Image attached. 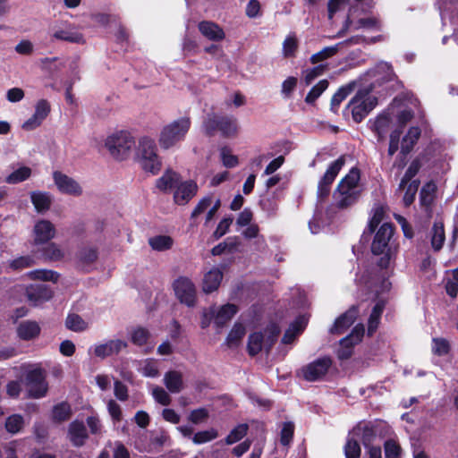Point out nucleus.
Segmentation results:
<instances>
[{
  "mask_svg": "<svg viewBox=\"0 0 458 458\" xmlns=\"http://www.w3.org/2000/svg\"><path fill=\"white\" fill-rule=\"evenodd\" d=\"M395 232V227L391 222L383 223L377 229H376L374 237L370 243L371 253L375 256L381 255L382 257L377 260V265L381 268H387L392 259V248L390 241Z\"/></svg>",
  "mask_w": 458,
  "mask_h": 458,
  "instance_id": "3",
  "label": "nucleus"
},
{
  "mask_svg": "<svg viewBox=\"0 0 458 458\" xmlns=\"http://www.w3.org/2000/svg\"><path fill=\"white\" fill-rule=\"evenodd\" d=\"M24 426V419L21 414H13L7 417L4 428L11 434L19 433Z\"/></svg>",
  "mask_w": 458,
  "mask_h": 458,
  "instance_id": "49",
  "label": "nucleus"
},
{
  "mask_svg": "<svg viewBox=\"0 0 458 458\" xmlns=\"http://www.w3.org/2000/svg\"><path fill=\"white\" fill-rule=\"evenodd\" d=\"M221 160L226 168H233L238 165V157L232 154L231 149L228 147H223L220 149Z\"/></svg>",
  "mask_w": 458,
  "mask_h": 458,
  "instance_id": "59",
  "label": "nucleus"
},
{
  "mask_svg": "<svg viewBox=\"0 0 458 458\" xmlns=\"http://www.w3.org/2000/svg\"><path fill=\"white\" fill-rule=\"evenodd\" d=\"M372 87L359 89L343 110V116H351L356 123H360L378 104L377 97L371 95Z\"/></svg>",
  "mask_w": 458,
  "mask_h": 458,
  "instance_id": "2",
  "label": "nucleus"
},
{
  "mask_svg": "<svg viewBox=\"0 0 458 458\" xmlns=\"http://www.w3.org/2000/svg\"><path fill=\"white\" fill-rule=\"evenodd\" d=\"M431 350L435 355L445 356L450 351V344L445 338H433Z\"/></svg>",
  "mask_w": 458,
  "mask_h": 458,
  "instance_id": "58",
  "label": "nucleus"
},
{
  "mask_svg": "<svg viewBox=\"0 0 458 458\" xmlns=\"http://www.w3.org/2000/svg\"><path fill=\"white\" fill-rule=\"evenodd\" d=\"M30 276L32 279L35 280H41L46 282L50 281L53 283H56L60 277V275L56 271L48 269H37L31 271Z\"/></svg>",
  "mask_w": 458,
  "mask_h": 458,
  "instance_id": "51",
  "label": "nucleus"
},
{
  "mask_svg": "<svg viewBox=\"0 0 458 458\" xmlns=\"http://www.w3.org/2000/svg\"><path fill=\"white\" fill-rule=\"evenodd\" d=\"M140 165L143 170L152 174H158L162 166L159 157L140 158Z\"/></svg>",
  "mask_w": 458,
  "mask_h": 458,
  "instance_id": "53",
  "label": "nucleus"
},
{
  "mask_svg": "<svg viewBox=\"0 0 458 458\" xmlns=\"http://www.w3.org/2000/svg\"><path fill=\"white\" fill-rule=\"evenodd\" d=\"M368 127L374 133L377 141H383L390 131L387 155L382 162V169L389 177L397 182L401 176V152L393 160L399 148L401 138V97L395 96L393 103L368 121Z\"/></svg>",
  "mask_w": 458,
  "mask_h": 458,
  "instance_id": "1",
  "label": "nucleus"
},
{
  "mask_svg": "<svg viewBox=\"0 0 458 458\" xmlns=\"http://www.w3.org/2000/svg\"><path fill=\"white\" fill-rule=\"evenodd\" d=\"M385 303L383 301H377L372 309V311L369 315V325H368V334L373 335V333L377 330L380 317L384 311Z\"/></svg>",
  "mask_w": 458,
  "mask_h": 458,
  "instance_id": "39",
  "label": "nucleus"
},
{
  "mask_svg": "<svg viewBox=\"0 0 458 458\" xmlns=\"http://www.w3.org/2000/svg\"><path fill=\"white\" fill-rule=\"evenodd\" d=\"M72 414L71 405L67 402H61L54 405L51 419L54 423L60 424L68 420Z\"/></svg>",
  "mask_w": 458,
  "mask_h": 458,
  "instance_id": "32",
  "label": "nucleus"
},
{
  "mask_svg": "<svg viewBox=\"0 0 458 458\" xmlns=\"http://www.w3.org/2000/svg\"><path fill=\"white\" fill-rule=\"evenodd\" d=\"M327 68V64H318L313 68L305 71L304 81L306 85L311 84V82L322 75Z\"/></svg>",
  "mask_w": 458,
  "mask_h": 458,
  "instance_id": "62",
  "label": "nucleus"
},
{
  "mask_svg": "<svg viewBox=\"0 0 458 458\" xmlns=\"http://www.w3.org/2000/svg\"><path fill=\"white\" fill-rule=\"evenodd\" d=\"M358 309L354 306L340 315L330 328L333 335H341L347 330L356 320Z\"/></svg>",
  "mask_w": 458,
  "mask_h": 458,
  "instance_id": "20",
  "label": "nucleus"
},
{
  "mask_svg": "<svg viewBox=\"0 0 458 458\" xmlns=\"http://www.w3.org/2000/svg\"><path fill=\"white\" fill-rule=\"evenodd\" d=\"M68 436L73 446H83L89 438V434L84 422L79 420L72 421L68 427Z\"/></svg>",
  "mask_w": 458,
  "mask_h": 458,
  "instance_id": "18",
  "label": "nucleus"
},
{
  "mask_svg": "<svg viewBox=\"0 0 458 458\" xmlns=\"http://www.w3.org/2000/svg\"><path fill=\"white\" fill-rule=\"evenodd\" d=\"M106 147L113 157L117 160L126 159L135 147V140L128 131H120L109 136Z\"/></svg>",
  "mask_w": 458,
  "mask_h": 458,
  "instance_id": "6",
  "label": "nucleus"
},
{
  "mask_svg": "<svg viewBox=\"0 0 458 458\" xmlns=\"http://www.w3.org/2000/svg\"><path fill=\"white\" fill-rule=\"evenodd\" d=\"M191 125L190 117H181L164 126L159 136V145L168 149L184 140Z\"/></svg>",
  "mask_w": 458,
  "mask_h": 458,
  "instance_id": "5",
  "label": "nucleus"
},
{
  "mask_svg": "<svg viewBox=\"0 0 458 458\" xmlns=\"http://www.w3.org/2000/svg\"><path fill=\"white\" fill-rule=\"evenodd\" d=\"M139 154L140 158L157 157V145L154 140L144 137L140 140Z\"/></svg>",
  "mask_w": 458,
  "mask_h": 458,
  "instance_id": "40",
  "label": "nucleus"
},
{
  "mask_svg": "<svg viewBox=\"0 0 458 458\" xmlns=\"http://www.w3.org/2000/svg\"><path fill=\"white\" fill-rule=\"evenodd\" d=\"M202 129L206 136L213 137L220 132L223 138H234L238 134V121L233 115L208 114L203 121Z\"/></svg>",
  "mask_w": 458,
  "mask_h": 458,
  "instance_id": "4",
  "label": "nucleus"
},
{
  "mask_svg": "<svg viewBox=\"0 0 458 458\" xmlns=\"http://www.w3.org/2000/svg\"><path fill=\"white\" fill-rule=\"evenodd\" d=\"M173 290L178 301L189 308L197 302V289L194 283L187 276H181L173 282Z\"/></svg>",
  "mask_w": 458,
  "mask_h": 458,
  "instance_id": "7",
  "label": "nucleus"
},
{
  "mask_svg": "<svg viewBox=\"0 0 458 458\" xmlns=\"http://www.w3.org/2000/svg\"><path fill=\"white\" fill-rule=\"evenodd\" d=\"M238 312V307L235 304L227 303L223 305L216 312L214 324L217 327H225L228 321Z\"/></svg>",
  "mask_w": 458,
  "mask_h": 458,
  "instance_id": "29",
  "label": "nucleus"
},
{
  "mask_svg": "<svg viewBox=\"0 0 458 458\" xmlns=\"http://www.w3.org/2000/svg\"><path fill=\"white\" fill-rule=\"evenodd\" d=\"M437 185L433 182H427L420 191V203L425 207H429L436 196Z\"/></svg>",
  "mask_w": 458,
  "mask_h": 458,
  "instance_id": "44",
  "label": "nucleus"
},
{
  "mask_svg": "<svg viewBox=\"0 0 458 458\" xmlns=\"http://www.w3.org/2000/svg\"><path fill=\"white\" fill-rule=\"evenodd\" d=\"M164 384L170 393H180L183 389L182 374L178 370H168L164 376Z\"/></svg>",
  "mask_w": 458,
  "mask_h": 458,
  "instance_id": "28",
  "label": "nucleus"
},
{
  "mask_svg": "<svg viewBox=\"0 0 458 458\" xmlns=\"http://www.w3.org/2000/svg\"><path fill=\"white\" fill-rule=\"evenodd\" d=\"M50 111H51V106H50L49 102L47 99H40L37 102V104L35 106L34 114L41 121H44L50 114Z\"/></svg>",
  "mask_w": 458,
  "mask_h": 458,
  "instance_id": "64",
  "label": "nucleus"
},
{
  "mask_svg": "<svg viewBox=\"0 0 458 458\" xmlns=\"http://www.w3.org/2000/svg\"><path fill=\"white\" fill-rule=\"evenodd\" d=\"M245 327L241 323H236L226 337V344L229 347L237 346L245 335Z\"/></svg>",
  "mask_w": 458,
  "mask_h": 458,
  "instance_id": "48",
  "label": "nucleus"
},
{
  "mask_svg": "<svg viewBox=\"0 0 458 458\" xmlns=\"http://www.w3.org/2000/svg\"><path fill=\"white\" fill-rule=\"evenodd\" d=\"M445 240L444 225L440 221H436L431 232V245L435 250L442 249Z\"/></svg>",
  "mask_w": 458,
  "mask_h": 458,
  "instance_id": "36",
  "label": "nucleus"
},
{
  "mask_svg": "<svg viewBox=\"0 0 458 458\" xmlns=\"http://www.w3.org/2000/svg\"><path fill=\"white\" fill-rule=\"evenodd\" d=\"M333 364L329 356L318 358L312 362L302 367L303 378L308 382H316L322 379L328 372Z\"/></svg>",
  "mask_w": 458,
  "mask_h": 458,
  "instance_id": "11",
  "label": "nucleus"
},
{
  "mask_svg": "<svg viewBox=\"0 0 458 458\" xmlns=\"http://www.w3.org/2000/svg\"><path fill=\"white\" fill-rule=\"evenodd\" d=\"M357 87V81H352L347 84L341 86L332 96L330 102V110L334 114H338L341 103L352 93Z\"/></svg>",
  "mask_w": 458,
  "mask_h": 458,
  "instance_id": "27",
  "label": "nucleus"
},
{
  "mask_svg": "<svg viewBox=\"0 0 458 458\" xmlns=\"http://www.w3.org/2000/svg\"><path fill=\"white\" fill-rule=\"evenodd\" d=\"M218 437V432L215 428H210L208 430L199 431L194 434L192 437V441L196 445H201L208 442H210L216 439Z\"/></svg>",
  "mask_w": 458,
  "mask_h": 458,
  "instance_id": "55",
  "label": "nucleus"
},
{
  "mask_svg": "<svg viewBox=\"0 0 458 458\" xmlns=\"http://www.w3.org/2000/svg\"><path fill=\"white\" fill-rule=\"evenodd\" d=\"M384 448L386 458H400L401 446L396 441L393 439L386 440L384 443Z\"/></svg>",
  "mask_w": 458,
  "mask_h": 458,
  "instance_id": "61",
  "label": "nucleus"
},
{
  "mask_svg": "<svg viewBox=\"0 0 458 458\" xmlns=\"http://www.w3.org/2000/svg\"><path fill=\"white\" fill-rule=\"evenodd\" d=\"M298 40L295 36H287L283 43V54L286 58L294 57L298 49Z\"/></svg>",
  "mask_w": 458,
  "mask_h": 458,
  "instance_id": "57",
  "label": "nucleus"
},
{
  "mask_svg": "<svg viewBox=\"0 0 458 458\" xmlns=\"http://www.w3.org/2000/svg\"><path fill=\"white\" fill-rule=\"evenodd\" d=\"M199 187L195 181H180L174 191V201L179 206H184L196 196Z\"/></svg>",
  "mask_w": 458,
  "mask_h": 458,
  "instance_id": "12",
  "label": "nucleus"
},
{
  "mask_svg": "<svg viewBox=\"0 0 458 458\" xmlns=\"http://www.w3.org/2000/svg\"><path fill=\"white\" fill-rule=\"evenodd\" d=\"M35 243L43 244L55 237V228L48 220H39L34 226Z\"/></svg>",
  "mask_w": 458,
  "mask_h": 458,
  "instance_id": "22",
  "label": "nucleus"
},
{
  "mask_svg": "<svg viewBox=\"0 0 458 458\" xmlns=\"http://www.w3.org/2000/svg\"><path fill=\"white\" fill-rule=\"evenodd\" d=\"M294 436V424L292 421H285L283 423L280 431V443L284 446L291 444Z\"/></svg>",
  "mask_w": 458,
  "mask_h": 458,
  "instance_id": "52",
  "label": "nucleus"
},
{
  "mask_svg": "<svg viewBox=\"0 0 458 458\" xmlns=\"http://www.w3.org/2000/svg\"><path fill=\"white\" fill-rule=\"evenodd\" d=\"M199 32L211 41H221L225 38L224 30L216 22L202 21L198 24Z\"/></svg>",
  "mask_w": 458,
  "mask_h": 458,
  "instance_id": "23",
  "label": "nucleus"
},
{
  "mask_svg": "<svg viewBox=\"0 0 458 458\" xmlns=\"http://www.w3.org/2000/svg\"><path fill=\"white\" fill-rule=\"evenodd\" d=\"M360 179V171L352 167L349 173L339 182L337 191H357V185Z\"/></svg>",
  "mask_w": 458,
  "mask_h": 458,
  "instance_id": "30",
  "label": "nucleus"
},
{
  "mask_svg": "<svg viewBox=\"0 0 458 458\" xmlns=\"http://www.w3.org/2000/svg\"><path fill=\"white\" fill-rule=\"evenodd\" d=\"M359 43H360L359 37H352L344 41L335 44V46L324 47L319 52L313 54L310 56V61L312 64H318V63L325 61V60L334 56L335 55H336L338 53L339 49L341 48V47H343L344 45H352V44H359Z\"/></svg>",
  "mask_w": 458,
  "mask_h": 458,
  "instance_id": "17",
  "label": "nucleus"
},
{
  "mask_svg": "<svg viewBox=\"0 0 458 458\" xmlns=\"http://www.w3.org/2000/svg\"><path fill=\"white\" fill-rule=\"evenodd\" d=\"M387 426L385 423H369L363 427L361 434V442L364 447L374 445L377 439L385 437L384 431Z\"/></svg>",
  "mask_w": 458,
  "mask_h": 458,
  "instance_id": "16",
  "label": "nucleus"
},
{
  "mask_svg": "<svg viewBox=\"0 0 458 458\" xmlns=\"http://www.w3.org/2000/svg\"><path fill=\"white\" fill-rule=\"evenodd\" d=\"M54 38L58 40H64L72 43H81L83 41V36L81 33L64 30H56L54 33Z\"/></svg>",
  "mask_w": 458,
  "mask_h": 458,
  "instance_id": "56",
  "label": "nucleus"
},
{
  "mask_svg": "<svg viewBox=\"0 0 458 458\" xmlns=\"http://www.w3.org/2000/svg\"><path fill=\"white\" fill-rule=\"evenodd\" d=\"M335 198L337 199L336 207L338 208H347L353 205L360 197L359 191H335Z\"/></svg>",
  "mask_w": 458,
  "mask_h": 458,
  "instance_id": "31",
  "label": "nucleus"
},
{
  "mask_svg": "<svg viewBox=\"0 0 458 458\" xmlns=\"http://www.w3.org/2000/svg\"><path fill=\"white\" fill-rule=\"evenodd\" d=\"M16 331L21 340L31 341L38 337L41 333V327L35 320H25L18 325Z\"/></svg>",
  "mask_w": 458,
  "mask_h": 458,
  "instance_id": "24",
  "label": "nucleus"
},
{
  "mask_svg": "<svg viewBox=\"0 0 458 458\" xmlns=\"http://www.w3.org/2000/svg\"><path fill=\"white\" fill-rule=\"evenodd\" d=\"M281 333L280 327L276 323L268 324L264 330V344L267 352H269L275 344L277 342V338Z\"/></svg>",
  "mask_w": 458,
  "mask_h": 458,
  "instance_id": "35",
  "label": "nucleus"
},
{
  "mask_svg": "<svg viewBox=\"0 0 458 458\" xmlns=\"http://www.w3.org/2000/svg\"><path fill=\"white\" fill-rule=\"evenodd\" d=\"M223 272L218 267H213L207 272L202 279V290L205 293L216 291L223 279Z\"/></svg>",
  "mask_w": 458,
  "mask_h": 458,
  "instance_id": "26",
  "label": "nucleus"
},
{
  "mask_svg": "<svg viewBox=\"0 0 458 458\" xmlns=\"http://www.w3.org/2000/svg\"><path fill=\"white\" fill-rule=\"evenodd\" d=\"M26 381L29 386V396L38 399L44 397L48 390L46 381V372L41 368H35L26 373Z\"/></svg>",
  "mask_w": 458,
  "mask_h": 458,
  "instance_id": "10",
  "label": "nucleus"
},
{
  "mask_svg": "<svg viewBox=\"0 0 458 458\" xmlns=\"http://www.w3.org/2000/svg\"><path fill=\"white\" fill-rule=\"evenodd\" d=\"M31 169L29 166H21L14 170L6 178L5 182L9 184H17L28 180L31 175Z\"/></svg>",
  "mask_w": 458,
  "mask_h": 458,
  "instance_id": "42",
  "label": "nucleus"
},
{
  "mask_svg": "<svg viewBox=\"0 0 458 458\" xmlns=\"http://www.w3.org/2000/svg\"><path fill=\"white\" fill-rule=\"evenodd\" d=\"M148 243L153 250L164 251L172 248L174 241L168 235H157L150 238Z\"/></svg>",
  "mask_w": 458,
  "mask_h": 458,
  "instance_id": "45",
  "label": "nucleus"
},
{
  "mask_svg": "<svg viewBox=\"0 0 458 458\" xmlns=\"http://www.w3.org/2000/svg\"><path fill=\"white\" fill-rule=\"evenodd\" d=\"M372 76L374 78V81L369 86L372 87V90L375 88L384 86L397 78L394 72L392 65L384 62L379 63L375 66L372 70Z\"/></svg>",
  "mask_w": 458,
  "mask_h": 458,
  "instance_id": "15",
  "label": "nucleus"
},
{
  "mask_svg": "<svg viewBox=\"0 0 458 458\" xmlns=\"http://www.w3.org/2000/svg\"><path fill=\"white\" fill-rule=\"evenodd\" d=\"M421 133L419 126H411L403 137V154L412 149Z\"/></svg>",
  "mask_w": 458,
  "mask_h": 458,
  "instance_id": "38",
  "label": "nucleus"
},
{
  "mask_svg": "<svg viewBox=\"0 0 458 458\" xmlns=\"http://www.w3.org/2000/svg\"><path fill=\"white\" fill-rule=\"evenodd\" d=\"M360 445L354 438H348L344 445V454L346 458H360Z\"/></svg>",
  "mask_w": 458,
  "mask_h": 458,
  "instance_id": "60",
  "label": "nucleus"
},
{
  "mask_svg": "<svg viewBox=\"0 0 458 458\" xmlns=\"http://www.w3.org/2000/svg\"><path fill=\"white\" fill-rule=\"evenodd\" d=\"M387 206L377 203L374 205L370 211V217L369 219L368 225L364 229L360 239V244L361 247H366L369 245L371 240L372 234L375 233L376 229L379 227V225L385 223L384 221L387 218Z\"/></svg>",
  "mask_w": 458,
  "mask_h": 458,
  "instance_id": "8",
  "label": "nucleus"
},
{
  "mask_svg": "<svg viewBox=\"0 0 458 458\" xmlns=\"http://www.w3.org/2000/svg\"><path fill=\"white\" fill-rule=\"evenodd\" d=\"M249 427L247 424H239L235 428H233L230 433L225 438V443L226 445H233L240 440H242L248 432Z\"/></svg>",
  "mask_w": 458,
  "mask_h": 458,
  "instance_id": "50",
  "label": "nucleus"
},
{
  "mask_svg": "<svg viewBox=\"0 0 458 458\" xmlns=\"http://www.w3.org/2000/svg\"><path fill=\"white\" fill-rule=\"evenodd\" d=\"M53 179L57 189L62 193L77 197L82 194V189L81 185L74 179L69 177L62 172L55 171L53 173Z\"/></svg>",
  "mask_w": 458,
  "mask_h": 458,
  "instance_id": "14",
  "label": "nucleus"
},
{
  "mask_svg": "<svg viewBox=\"0 0 458 458\" xmlns=\"http://www.w3.org/2000/svg\"><path fill=\"white\" fill-rule=\"evenodd\" d=\"M182 176L172 169H166L163 175L156 182V187L163 192L174 190L180 182Z\"/></svg>",
  "mask_w": 458,
  "mask_h": 458,
  "instance_id": "25",
  "label": "nucleus"
},
{
  "mask_svg": "<svg viewBox=\"0 0 458 458\" xmlns=\"http://www.w3.org/2000/svg\"><path fill=\"white\" fill-rule=\"evenodd\" d=\"M41 256L46 260L58 261L64 257L62 250L55 242H50L44 246L40 250Z\"/></svg>",
  "mask_w": 458,
  "mask_h": 458,
  "instance_id": "41",
  "label": "nucleus"
},
{
  "mask_svg": "<svg viewBox=\"0 0 458 458\" xmlns=\"http://www.w3.org/2000/svg\"><path fill=\"white\" fill-rule=\"evenodd\" d=\"M329 82L324 79L314 85L305 97V102L313 105L321 94L328 88Z\"/></svg>",
  "mask_w": 458,
  "mask_h": 458,
  "instance_id": "43",
  "label": "nucleus"
},
{
  "mask_svg": "<svg viewBox=\"0 0 458 458\" xmlns=\"http://www.w3.org/2000/svg\"><path fill=\"white\" fill-rule=\"evenodd\" d=\"M98 258V251L96 247H82L76 253L77 261L81 266H90Z\"/></svg>",
  "mask_w": 458,
  "mask_h": 458,
  "instance_id": "33",
  "label": "nucleus"
},
{
  "mask_svg": "<svg viewBox=\"0 0 458 458\" xmlns=\"http://www.w3.org/2000/svg\"><path fill=\"white\" fill-rule=\"evenodd\" d=\"M25 295L30 305L37 307L50 301L54 292L46 284H35L27 287Z\"/></svg>",
  "mask_w": 458,
  "mask_h": 458,
  "instance_id": "13",
  "label": "nucleus"
},
{
  "mask_svg": "<svg viewBox=\"0 0 458 458\" xmlns=\"http://www.w3.org/2000/svg\"><path fill=\"white\" fill-rule=\"evenodd\" d=\"M345 159L344 156L339 157L332 162L318 184V198L320 200L327 199L331 191V185L344 166Z\"/></svg>",
  "mask_w": 458,
  "mask_h": 458,
  "instance_id": "9",
  "label": "nucleus"
},
{
  "mask_svg": "<svg viewBox=\"0 0 458 458\" xmlns=\"http://www.w3.org/2000/svg\"><path fill=\"white\" fill-rule=\"evenodd\" d=\"M408 104H410L411 107L409 109H403V123L407 121H410L415 115L417 116L418 120L421 123H423L424 116L421 110L419 107L418 99L415 98L411 92L403 91V107Z\"/></svg>",
  "mask_w": 458,
  "mask_h": 458,
  "instance_id": "19",
  "label": "nucleus"
},
{
  "mask_svg": "<svg viewBox=\"0 0 458 458\" xmlns=\"http://www.w3.org/2000/svg\"><path fill=\"white\" fill-rule=\"evenodd\" d=\"M65 327L73 332H82L87 329L88 325L80 315L70 313L66 317Z\"/></svg>",
  "mask_w": 458,
  "mask_h": 458,
  "instance_id": "47",
  "label": "nucleus"
},
{
  "mask_svg": "<svg viewBox=\"0 0 458 458\" xmlns=\"http://www.w3.org/2000/svg\"><path fill=\"white\" fill-rule=\"evenodd\" d=\"M264 344V335L262 332H254L249 335L247 351L250 356L254 357L258 355Z\"/></svg>",
  "mask_w": 458,
  "mask_h": 458,
  "instance_id": "37",
  "label": "nucleus"
},
{
  "mask_svg": "<svg viewBox=\"0 0 458 458\" xmlns=\"http://www.w3.org/2000/svg\"><path fill=\"white\" fill-rule=\"evenodd\" d=\"M35 265V259L32 256H21L18 257L9 263V267L13 270H22L24 268L30 267Z\"/></svg>",
  "mask_w": 458,
  "mask_h": 458,
  "instance_id": "54",
  "label": "nucleus"
},
{
  "mask_svg": "<svg viewBox=\"0 0 458 458\" xmlns=\"http://www.w3.org/2000/svg\"><path fill=\"white\" fill-rule=\"evenodd\" d=\"M127 342L116 339L109 340L105 344L97 345L94 350V353L97 357L105 359L114 354H118L123 349L127 348Z\"/></svg>",
  "mask_w": 458,
  "mask_h": 458,
  "instance_id": "21",
  "label": "nucleus"
},
{
  "mask_svg": "<svg viewBox=\"0 0 458 458\" xmlns=\"http://www.w3.org/2000/svg\"><path fill=\"white\" fill-rule=\"evenodd\" d=\"M152 395L157 403L161 405L168 406L171 403L169 394L161 386H156L152 391Z\"/></svg>",
  "mask_w": 458,
  "mask_h": 458,
  "instance_id": "63",
  "label": "nucleus"
},
{
  "mask_svg": "<svg viewBox=\"0 0 458 458\" xmlns=\"http://www.w3.org/2000/svg\"><path fill=\"white\" fill-rule=\"evenodd\" d=\"M30 199L35 209L39 213L48 210L51 207V199L46 192L33 191L30 194Z\"/></svg>",
  "mask_w": 458,
  "mask_h": 458,
  "instance_id": "34",
  "label": "nucleus"
},
{
  "mask_svg": "<svg viewBox=\"0 0 458 458\" xmlns=\"http://www.w3.org/2000/svg\"><path fill=\"white\" fill-rule=\"evenodd\" d=\"M150 332L143 327H137L131 332V342L136 346L145 345L150 338Z\"/></svg>",
  "mask_w": 458,
  "mask_h": 458,
  "instance_id": "46",
  "label": "nucleus"
}]
</instances>
